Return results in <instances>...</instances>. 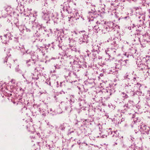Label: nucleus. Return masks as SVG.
<instances>
[{
    "mask_svg": "<svg viewBox=\"0 0 150 150\" xmlns=\"http://www.w3.org/2000/svg\"><path fill=\"white\" fill-rule=\"evenodd\" d=\"M100 30L103 32L104 33H106L107 32L109 31L108 28L107 26H104L102 24V27L100 29Z\"/></svg>",
    "mask_w": 150,
    "mask_h": 150,
    "instance_id": "423d86ee",
    "label": "nucleus"
},
{
    "mask_svg": "<svg viewBox=\"0 0 150 150\" xmlns=\"http://www.w3.org/2000/svg\"><path fill=\"white\" fill-rule=\"evenodd\" d=\"M89 13H91L90 12H89Z\"/></svg>",
    "mask_w": 150,
    "mask_h": 150,
    "instance_id": "cd10ccee",
    "label": "nucleus"
},
{
    "mask_svg": "<svg viewBox=\"0 0 150 150\" xmlns=\"http://www.w3.org/2000/svg\"><path fill=\"white\" fill-rule=\"evenodd\" d=\"M74 33H75L76 34V31H74Z\"/></svg>",
    "mask_w": 150,
    "mask_h": 150,
    "instance_id": "b1692460",
    "label": "nucleus"
},
{
    "mask_svg": "<svg viewBox=\"0 0 150 150\" xmlns=\"http://www.w3.org/2000/svg\"><path fill=\"white\" fill-rule=\"evenodd\" d=\"M13 103L14 104H15V102H13Z\"/></svg>",
    "mask_w": 150,
    "mask_h": 150,
    "instance_id": "a878e982",
    "label": "nucleus"
},
{
    "mask_svg": "<svg viewBox=\"0 0 150 150\" xmlns=\"http://www.w3.org/2000/svg\"><path fill=\"white\" fill-rule=\"evenodd\" d=\"M100 17H97L94 18L93 19H91L90 21L92 26H94L96 24H98L101 23V22L100 20Z\"/></svg>",
    "mask_w": 150,
    "mask_h": 150,
    "instance_id": "f257e3e1",
    "label": "nucleus"
},
{
    "mask_svg": "<svg viewBox=\"0 0 150 150\" xmlns=\"http://www.w3.org/2000/svg\"><path fill=\"white\" fill-rule=\"evenodd\" d=\"M125 62L124 60H121L120 61H119V63L120 64L121 66H126V64L125 63Z\"/></svg>",
    "mask_w": 150,
    "mask_h": 150,
    "instance_id": "1a4fd4ad",
    "label": "nucleus"
},
{
    "mask_svg": "<svg viewBox=\"0 0 150 150\" xmlns=\"http://www.w3.org/2000/svg\"><path fill=\"white\" fill-rule=\"evenodd\" d=\"M31 60H29L28 61H27V62H26V63L27 64H28L29 65H31V64H28V63L30 62H31Z\"/></svg>",
    "mask_w": 150,
    "mask_h": 150,
    "instance_id": "dca6fc26",
    "label": "nucleus"
},
{
    "mask_svg": "<svg viewBox=\"0 0 150 150\" xmlns=\"http://www.w3.org/2000/svg\"><path fill=\"white\" fill-rule=\"evenodd\" d=\"M140 126V129H142L145 132V133L148 134V132L147 130H146V128L147 127L142 122L141 123Z\"/></svg>",
    "mask_w": 150,
    "mask_h": 150,
    "instance_id": "39448f33",
    "label": "nucleus"
},
{
    "mask_svg": "<svg viewBox=\"0 0 150 150\" xmlns=\"http://www.w3.org/2000/svg\"><path fill=\"white\" fill-rule=\"evenodd\" d=\"M11 64H9V67L10 68H11Z\"/></svg>",
    "mask_w": 150,
    "mask_h": 150,
    "instance_id": "393cba45",
    "label": "nucleus"
},
{
    "mask_svg": "<svg viewBox=\"0 0 150 150\" xmlns=\"http://www.w3.org/2000/svg\"><path fill=\"white\" fill-rule=\"evenodd\" d=\"M124 61L125 62V63L126 64V65L127 64V60H124Z\"/></svg>",
    "mask_w": 150,
    "mask_h": 150,
    "instance_id": "a211bd4d",
    "label": "nucleus"
},
{
    "mask_svg": "<svg viewBox=\"0 0 150 150\" xmlns=\"http://www.w3.org/2000/svg\"><path fill=\"white\" fill-rule=\"evenodd\" d=\"M136 79V78L134 77L133 80V81H135Z\"/></svg>",
    "mask_w": 150,
    "mask_h": 150,
    "instance_id": "412c9836",
    "label": "nucleus"
},
{
    "mask_svg": "<svg viewBox=\"0 0 150 150\" xmlns=\"http://www.w3.org/2000/svg\"><path fill=\"white\" fill-rule=\"evenodd\" d=\"M85 31H84V30H83V31H80L79 33H84V35H85V36H86V35L85 34L86 33H85Z\"/></svg>",
    "mask_w": 150,
    "mask_h": 150,
    "instance_id": "2eb2a0df",
    "label": "nucleus"
},
{
    "mask_svg": "<svg viewBox=\"0 0 150 150\" xmlns=\"http://www.w3.org/2000/svg\"><path fill=\"white\" fill-rule=\"evenodd\" d=\"M105 25L107 26L108 28H112L113 27L114 23L111 22H108L106 23H105Z\"/></svg>",
    "mask_w": 150,
    "mask_h": 150,
    "instance_id": "0eeeda50",
    "label": "nucleus"
},
{
    "mask_svg": "<svg viewBox=\"0 0 150 150\" xmlns=\"http://www.w3.org/2000/svg\"><path fill=\"white\" fill-rule=\"evenodd\" d=\"M1 39H2V43L5 44H6L7 43V38L6 35L4 36L3 38H1Z\"/></svg>",
    "mask_w": 150,
    "mask_h": 150,
    "instance_id": "6e6552de",
    "label": "nucleus"
},
{
    "mask_svg": "<svg viewBox=\"0 0 150 150\" xmlns=\"http://www.w3.org/2000/svg\"><path fill=\"white\" fill-rule=\"evenodd\" d=\"M35 63V62H33V63Z\"/></svg>",
    "mask_w": 150,
    "mask_h": 150,
    "instance_id": "bb28decb",
    "label": "nucleus"
},
{
    "mask_svg": "<svg viewBox=\"0 0 150 150\" xmlns=\"http://www.w3.org/2000/svg\"><path fill=\"white\" fill-rule=\"evenodd\" d=\"M27 129L29 132H33L35 129L34 127H33V125H31L30 124H28L26 125Z\"/></svg>",
    "mask_w": 150,
    "mask_h": 150,
    "instance_id": "20e7f679",
    "label": "nucleus"
},
{
    "mask_svg": "<svg viewBox=\"0 0 150 150\" xmlns=\"http://www.w3.org/2000/svg\"><path fill=\"white\" fill-rule=\"evenodd\" d=\"M69 21L70 23H72V21L73 20V19H74V18L72 16L70 17H69Z\"/></svg>",
    "mask_w": 150,
    "mask_h": 150,
    "instance_id": "ddd939ff",
    "label": "nucleus"
},
{
    "mask_svg": "<svg viewBox=\"0 0 150 150\" xmlns=\"http://www.w3.org/2000/svg\"><path fill=\"white\" fill-rule=\"evenodd\" d=\"M134 121L135 123H138L140 121V119L138 117H134Z\"/></svg>",
    "mask_w": 150,
    "mask_h": 150,
    "instance_id": "9b49d317",
    "label": "nucleus"
},
{
    "mask_svg": "<svg viewBox=\"0 0 150 150\" xmlns=\"http://www.w3.org/2000/svg\"><path fill=\"white\" fill-rule=\"evenodd\" d=\"M131 85H130V86H128V89L131 90V91L132 92L134 93V91L135 90L137 89L138 88H140L141 86V84L139 83H137V84L135 85V86H134V87L133 88H132L131 89H130Z\"/></svg>",
    "mask_w": 150,
    "mask_h": 150,
    "instance_id": "7ed1b4c3",
    "label": "nucleus"
},
{
    "mask_svg": "<svg viewBox=\"0 0 150 150\" xmlns=\"http://www.w3.org/2000/svg\"><path fill=\"white\" fill-rule=\"evenodd\" d=\"M105 52H106V53L107 54H108L109 55V53H108V52L106 50H105Z\"/></svg>",
    "mask_w": 150,
    "mask_h": 150,
    "instance_id": "aec40b11",
    "label": "nucleus"
},
{
    "mask_svg": "<svg viewBox=\"0 0 150 150\" xmlns=\"http://www.w3.org/2000/svg\"><path fill=\"white\" fill-rule=\"evenodd\" d=\"M113 45H114V46H116V42H115V41H113ZM112 44H113V43H112Z\"/></svg>",
    "mask_w": 150,
    "mask_h": 150,
    "instance_id": "f3484780",
    "label": "nucleus"
},
{
    "mask_svg": "<svg viewBox=\"0 0 150 150\" xmlns=\"http://www.w3.org/2000/svg\"><path fill=\"white\" fill-rule=\"evenodd\" d=\"M11 82L13 84H15L16 83L15 80L14 79H12L11 81Z\"/></svg>",
    "mask_w": 150,
    "mask_h": 150,
    "instance_id": "4468645a",
    "label": "nucleus"
},
{
    "mask_svg": "<svg viewBox=\"0 0 150 150\" xmlns=\"http://www.w3.org/2000/svg\"><path fill=\"white\" fill-rule=\"evenodd\" d=\"M103 76V74H100V76Z\"/></svg>",
    "mask_w": 150,
    "mask_h": 150,
    "instance_id": "4be33fe9",
    "label": "nucleus"
},
{
    "mask_svg": "<svg viewBox=\"0 0 150 150\" xmlns=\"http://www.w3.org/2000/svg\"><path fill=\"white\" fill-rule=\"evenodd\" d=\"M115 67L116 68H117L118 69H120L121 68V66L120 64L119 63V62H118V63L116 64Z\"/></svg>",
    "mask_w": 150,
    "mask_h": 150,
    "instance_id": "f8f14e48",
    "label": "nucleus"
},
{
    "mask_svg": "<svg viewBox=\"0 0 150 150\" xmlns=\"http://www.w3.org/2000/svg\"><path fill=\"white\" fill-rule=\"evenodd\" d=\"M7 59L6 58V59L5 60H3V62H7Z\"/></svg>",
    "mask_w": 150,
    "mask_h": 150,
    "instance_id": "6ab92c4d",
    "label": "nucleus"
},
{
    "mask_svg": "<svg viewBox=\"0 0 150 150\" xmlns=\"http://www.w3.org/2000/svg\"><path fill=\"white\" fill-rule=\"evenodd\" d=\"M93 30L95 32L98 33V31L100 30V29L102 27V24L100 23L93 26Z\"/></svg>",
    "mask_w": 150,
    "mask_h": 150,
    "instance_id": "f03ea898",
    "label": "nucleus"
},
{
    "mask_svg": "<svg viewBox=\"0 0 150 150\" xmlns=\"http://www.w3.org/2000/svg\"><path fill=\"white\" fill-rule=\"evenodd\" d=\"M35 70H37V71H38L37 70V68H35Z\"/></svg>",
    "mask_w": 150,
    "mask_h": 150,
    "instance_id": "5701e85b",
    "label": "nucleus"
},
{
    "mask_svg": "<svg viewBox=\"0 0 150 150\" xmlns=\"http://www.w3.org/2000/svg\"><path fill=\"white\" fill-rule=\"evenodd\" d=\"M122 96L124 99H126L128 98V96L124 92H122Z\"/></svg>",
    "mask_w": 150,
    "mask_h": 150,
    "instance_id": "9d476101",
    "label": "nucleus"
}]
</instances>
